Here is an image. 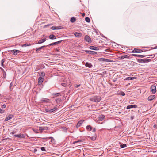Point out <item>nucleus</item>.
<instances>
[{
  "label": "nucleus",
  "instance_id": "6e6d98bb",
  "mask_svg": "<svg viewBox=\"0 0 157 157\" xmlns=\"http://www.w3.org/2000/svg\"><path fill=\"white\" fill-rule=\"evenodd\" d=\"M149 56L148 58H149V57H150L149 56H153L152 58H154V55H148V56Z\"/></svg>",
  "mask_w": 157,
  "mask_h": 157
},
{
  "label": "nucleus",
  "instance_id": "72a5a7b5",
  "mask_svg": "<svg viewBox=\"0 0 157 157\" xmlns=\"http://www.w3.org/2000/svg\"><path fill=\"white\" fill-rule=\"evenodd\" d=\"M62 129L63 130V131L65 132H67V128L65 127H62Z\"/></svg>",
  "mask_w": 157,
  "mask_h": 157
},
{
  "label": "nucleus",
  "instance_id": "774afa93",
  "mask_svg": "<svg viewBox=\"0 0 157 157\" xmlns=\"http://www.w3.org/2000/svg\"><path fill=\"white\" fill-rule=\"evenodd\" d=\"M80 86V85H77V86H76V87H78L79 86Z\"/></svg>",
  "mask_w": 157,
  "mask_h": 157
},
{
  "label": "nucleus",
  "instance_id": "864d4df0",
  "mask_svg": "<svg viewBox=\"0 0 157 157\" xmlns=\"http://www.w3.org/2000/svg\"><path fill=\"white\" fill-rule=\"evenodd\" d=\"M144 60L145 61V63H147L150 61H151V60L150 59H144Z\"/></svg>",
  "mask_w": 157,
  "mask_h": 157
},
{
  "label": "nucleus",
  "instance_id": "9b49d317",
  "mask_svg": "<svg viewBox=\"0 0 157 157\" xmlns=\"http://www.w3.org/2000/svg\"><path fill=\"white\" fill-rule=\"evenodd\" d=\"M14 117L13 116L12 114H9L8 116H7L5 120V121H7L12 119Z\"/></svg>",
  "mask_w": 157,
  "mask_h": 157
},
{
  "label": "nucleus",
  "instance_id": "69168bd1",
  "mask_svg": "<svg viewBox=\"0 0 157 157\" xmlns=\"http://www.w3.org/2000/svg\"><path fill=\"white\" fill-rule=\"evenodd\" d=\"M2 71H3V72H4V71H5L2 68H0Z\"/></svg>",
  "mask_w": 157,
  "mask_h": 157
},
{
  "label": "nucleus",
  "instance_id": "9d476101",
  "mask_svg": "<svg viewBox=\"0 0 157 157\" xmlns=\"http://www.w3.org/2000/svg\"><path fill=\"white\" fill-rule=\"evenodd\" d=\"M62 40L59 41L57 42H53L52 43L49 44L48 45H47V46H53L54 45H56V44H60L62 41Z\"/></svg>",
  "mask_w": 157,
  "mask_h": 157
},
{
  "label": "nucleus",
  "instance_id": "bb28decb",
  "mask_svg": "<svg viewBox=\"0 0 157 157\" xmlns=\"http://www.w3.org/2000/svg\"><path fill=\"white\" fill-rule=\"evenodd\" d=\"M86 129L88 131H91L92 129V127L91 126L88 125L86 127Z\"/></svg>",
  "mask_w": 157,
  "mask_h": 157
},
{
  "label": "nucleus",
  "instance_id": "e433bc0d",
  "mask_svg": "<svg viewBox=\"0 0 157 157\" xmlns=\"http://www.w3.org/2000/svg\"><path fill=\"white\" fill-rule=\"evenodd\" d=\"M118 94H119L120 95L124 96L125 95V94L124 92L123 91H121Z\"/></svg>",
  "mask_w": 157,
  "mask_h": 157
},
{
  "label": "nucleus",
  "instance_id": "680f3d73",
  "mask_svg": "<svg viewBox=\"0 0 157 157\" xmlns=\"http://www.w3.org/2000/svg\"><path fill=\"white\" fill-rule=\"evenodd\" d=\"M2 71H3V72H4V71H5L2 68H0Z\"/></svg>",
  "mask_w": 157,
  "mask_h": 157
},
{
  "label": "nucleus",
  "instance_id": "c9c22d12",
  "mask_svg": "<svg viewBox=\"0 0 157 157\" xmlns=\"http://www.w3.org/2000/svg\"><path fill=\"white\" fill-rule=\"evenodd\" d=\"M63 28V27L61 26H56V30H59L62 29Z\"/></svg>",
  "mask_w": 157,
  "mask_h": 157
},
{
  "label": "nucleus",
  "instance_id": "79ce46f5",
  "mask_svg": "<svg viewBox=\"0 0 157 157\" xmlns=\"http://www.w3.org/2000/svg\"><path fill=\"white\" fill-rule=\"evenodd\" d=\"M5 60L4 59H2L1 60V65L3 67H4V64L3 63H4L5 62Z\"/></svg>",
  "mask_w": 157,
  "mask_h": 157
},
{
  "label": "nucleus",
  "instance_id": "7ed1b4c3",
  "mask_svg": "<svg viewBox=\"0 0 157 157\" xmlns=\"http://www.w3.org/2000/svg\"><path fill=\"white\" fill-rule=\"evenodd\" d=\"M84 39L86 42H88L89 43H90L92 42L90 38L88 35H86L85 36Z\"/></svg>",
  "mask_w": 157,
  "mask_h": 157
},
{
  "label": "nucleus",
  "instance_id": "3c124183",
  "mask_svg": "<svg viewBox=\"0 0 157 157\" xmlns=\"http://www.w3.org/2000/svg\"><path fill=\"white\" fill-rule=\"evenodd\" d=\"M41 150L42 151H46V150L44 147H42L41 148Z\"/></svg>",
  "mask_w": 157,
  "mask_h": 157
},
{
  "label": "nucleus",
  "instance_id": "bf43d9fd",
  "mask_svg": "<svg viewBox=\"0 0 157 157\" xmlns=\"http://www.w3.org/2000/svg\"><path fill=\"white\" fill-rule=\"evenodd\" d=\"M82 16H83V17H84L85 16V13H82Z\"/></svg>",
  "mask_w": 157,
  "mask_h": 157
},
{
  "label": "nucleus",
  "instance_id": "7c9ffc66",
  "mask_svg": "<svg viewBox=\"0 0 157 157\" xmlns=\"http://www.w3.org/2000/svg\"><path fill=\"white\" fill-rule=\"evenodd\" d=\"M45 46H46L44 45V46H41L40 47H39L38 48H37L36 50V52H38L40 51L41 49H43V48L45 47Z\"/></svg>",
  "mask_w": 157,
  "mask_h": 157
},
{
  "label": "nucleus",
  "instance_id": "13d9d810",
  "mask_svg": "<svg viewBox=\"0 0 157 157\" xmlns=\"http://www.w3.org/2000/svg\"><path fill=\"white\" fill-rule=\"evenodd\" d=\"M116 81H117V79H116V78H114V79L113 80V82H116Z\"/></svg>",
  "mask_w": 157,
  "mask_h": 157
},
{
  "label": "nucleus",
  "instance_id": "473e14b6",
  "mask_svg": "<svg viewBox=\"0 0 157 157\" xmlns=\"http://www.w3.org/2000/svg\"><path fill=\"white\" fill-rule=\"evenodd\" d=\"M127 147V145L125 144H121L120 145V147L121 148H124Z\"/></svg>",
  "mask_w": 157,
  "mask_h": 157
},
{
  "label": "nucleus",
  "instance_id": "39448f33",
  "mask_svg": "<svg viewBox=\"0 0 157 157\" xmlns=\"http://www.w3.org/2000/svg\"><path fill=\"white\" fill-rule=\"evenodd\" d=\"M39 130L40 131V133H42L44 130H48V128L47 127H39Z\"/></svg>",
  "mask_w": 157,
  "mask_h": 157
},
{
  "label": "nucleus",
  "instance_id": "c85d7f7f",
  "mask_svg": "<svg viewBox=\"0 0 157 157\" xmlns=\"http://www.w3.org/2000/svg\"><path fill=\"white\" fill-rule=\"evenodd\" d=\"M40 77H41L42 78H44L45 76V73L44 72H42L40 73Z\"/></svg>",
  "mask_w": 157,
  "mask_h": 157
},
{
  "label": "nucleus",
  "instance_id": "2eb2a0df",
  "mask_svg": "<svg viewBox=\"0 0 157 157\" xmlns=\"http://www.w3.org/2000/svg\"><path fill=\"white\" fill-rule=\"evenodd\" d=\"M89 48L91 50H94L97 51L99 50V48L92 46H90Z\"/></svg>",
  "mask_w": 157,
  "mask_h": 157
},
{
  "label": "nucleus",
  "instance_id": "393cba45",
  "mask_svg": "<svg viewBox=\"0 0 157 157\" xmlns=\"http://www.w3.org/2000/svg\"><path fill=\"white\" fill-rule=\"evenodd\" d=\"M46 38H44L41 40H39L38 43H37V44H40L41 43H42L44 42L45 41H46Z\"/></svg>",
  "mask_w": 157,
  "mask_h": 157
},
{
  "label": "nucleus",
  "instance_id": "8fccbe9b",
  "mask_svg": "<svg viewBox=\"0 0 157 157\" xmlns=\"http://www.w3.org/2000/svg\"><path fill=\"white\" fill-rule=\"evenodd\" d=\"M61 85L63 87H66L67 86V84L66 83H62Z\"/></svg>",
  "mask_w": 157,
  "mask_h": 157
},
{
  "label": "nucleus",
  "instance_id": "58836bf2",
  "mask_svg": "<svg viewBox=\"0 0 157 157\" xmlns=\"http://www.w3.org/2000/svg\"><path fill=\"white\" fill-rule=\"evenodd\" d=\"M53 95L55 97H56L60 96V94L59 93H57L54 94Z\"/></svg>",
  "mask_w": 157,
  "mask_h": 157
},
{
  "label": "nucleus",
  "instance_id": "5701e85b",
  "mask_svg": "<svg viewBox=\"0 0 157 157\" xmlns=\"http://www.w3.org/2000/svg\"><path fill=\"white\" fill-rule=\"evenodd\" d=\"M74 35L76 37H79L82 36V34L80 33L75 32V33Z\"/></svg>",
  "mask_w": 157,
  "mask_h": 157
},
{
  "label": "nucleus",
  "instance_id": "a18cd8bd",
  "mask_svg": "<svg viewBox=\"0 0 157 157\" xmlns=\"http://www.w3.org/2000/svg\"><path fill=\"white\" fill-rule=\"evenodd\" d=\"M6 73L5 71H4V72H3V78H5L6 76Z\"/></svg>",
  "mask_w": 157,
  "mask_h": 157
},
{
  "label": "nucleus",
  "instance_id": "5fc2aeb1",
  "mask_svg": "<svg viewBox=\"0 0 157 157\" xmlns=\"http://www.w3.org/2000/svg\"><path fill=\"white\" fill-rule=\"evenodd\" d=\"M6 106V104H3L1 107V108L3 109L4 108H5Z\"/></svg>",
  "mask_w": 157,
  "mask_h": 157
},
{
  "label": "nucleus",
  "instance_id": "412c9836",
  "mask_svg": "<svg viewBox=\"0 0 157 157\" xmlns=\"http://www.w3.org/2000/svg\"><path fill=\"white\" fill-rule=\"evenodd\" d=\"M101 60L103 62H113V60L110 59H108L105 58H102L101 59Z\"/></svg>",
  "mask_w": 157,
  "mask_h": 157
},
{
  "label": "nucleus",
  "instance_id": "de8ad7c7",
  "mask_svg": "<svg viewBox=\"0 0 157 157\" xmlns=\"http://www.w3.org/2000/svg\"><path fill=\"white\" fill-rule=\"evenodd\" d=\"M49 139H50V138L51 139V142L52 143H53V142L54 141V139L53 138V137H49Z\"/></svg>",
  "mask_w": 157,
  "mask_h": 157
},
{
  "label": "nucleus",
  "instance_id": "6e6552de",
  "mask_svg": "<svg viewBox=\"0 0 157 157\" xmlns=\"http://www.w3.org/2000/svg\"><path fill=\"white\" fill-rule=\"evenodd\" d=\"M143 52V51L141 49H139L137 48H135L132 51L133 53H141Z\"/></svg>",
  "mask_w": 157,
  "mask_h": 157
},
{
  "label": "nucleus",
  "instance_id": "a19ab883",
  "mask_svg": "<svg viewBox=\"0 0 157 157\" xmlns=\"http://www.w3.org/2000/svg\"><path fill=\"white\" fill-rule=\"evenodd\" d=\"M45 111L47 113H52V111L51 109H45Z\"/></svg>",
  "mask_w": 157,
  "mask_h": 157
},
{
  "label": "nucleus",
  "instance_id": "49530a36",
  "mask_svg": "<svg viewBox=\"0 0 157 157\" xmlns=\"http://www.w3.org/2000/svg\"><path fill=\"white\" fill-rule=\"evenodd\" d=\"M5 112V110L3 109H2L0 108V113L1 114H2L3 113Z\"/></svg>",
  "mask_w": 157,
  "mask_h": 157
},
{
  "label": "nucleus",
  "instance_id": "dca6fc26",
  "mask_svg": "<svg viewBox=\"0 0 157 157\" xmlns=\"http://www.w3.org/2000/svg\"><path fill=\"white\" fill-rule=\"evenodd\" d=\"M137 107V106L136 105H130L127 106L126 109H127L132 108H136Z\"/></svg>",
  "mask_w": 157,
  "mask_h": 157
},
{
  "label": "nucleus",
  "instance_id": "37998d69",
  "mask_svg": "<svg viewBox=\"0 0 157 157\" xmlns=\"http://www.w3.org/2000/svg\"><path fill=\"white\" fill-rule=\"evenodd\" d=\"M61 99L59 98H58L56 99V102H59L61 101Z\"/></svg>",
  "mask_w": 157,
  "mask_h": 157
},
{
  "label": "nucleus",
  "instance_id": "f8f14e48",
  "mask_svg": "<svg viewBox=\"0 0 157 157\" xmlns=\"http://www.w3.org/2000/svg\"><path fill=\"white\" fill-rule=\"evenodd\" d=\"M50 101V99L46 98H43L41 99L40 101V102L42 103H43L45 102H48Z\"/></svg>",
  "mask_w": 157,
  "mask_h": 157
},
{
  "label": "nucleus",
  "instance_id": "cd10ccee",
  "mask_svg": "<svg viewBox=\"0 0 157 157\" xmlns=\"http://www.w3.org/2000/svg\"><path fill=\"white\" fill-rule=\"evenodd\" d=\"M97 136L96 134L94 135V136L92 137H90L89 136V138L92 140L94 141L96 138Z\"/></svg>",
  "mask_w": 157,
  "mask_h": 157
},
{
  "label": "nucleus",
  "instance_id": "20e7f679",
  "mask_svg": "<svg viewBox=\"0 0 157 157\" xmlns=\"http://www.w3.org/2000/svg\"><path fill=\"white\" fill-rule=\"evenodd\" d=\"M84 140H80L75 141L73 142V144H77L76 145V146H78L82 142H83Z\"/></svg>",
  "mask_w": 157,
  "mask_h": 157
},
{
  "label": "nucleus",
  "instance_id": "f704fd0d",
  "mask_svg": "<svg viewBox=\"0 0 157 157\" xmlns=\"http://www.w3.org/2000/svg\"><path fill=\"white\" fill-rule=\"evenodd\" d=\"M85 21L87 22H90V19L89 17H86L85 18Z\"/></svg>",
  "mask_w": 157,
  "mask_h": 157
},
{
  "label": "nucleus",
  "instance_id": "4be33fe9",
  "mask_svg": "<svg viewBox=\"0 0 157 157\" xmlns=\"http://www.w3.org/2000/svg\"><path fill=\"white\" fill-rule=\"evenodd\" d=\"M85 66L86 67H88L90 68H91L93 67V65L92 64L89 62H86L85 63Z\"/></svg>",
  "mask_w": 157,
  "mask_h": 157
},
{
  "label": "nucleus",
  "instance_id": "423d86ee",
  "mask_svg": "<svg viewBox=\"0 0 157 157\" xmlns=\"http://www.w3.org/2000/svg\"><path fill=\"white\" fill-rule=\"evenodd\" d=\"M84 51L86 52L91 55H96L97 53V52H96L90 50H85Z\"/></svg>",
  "mask_w": 157,
  "mask_h": 157
},
{
  "label": "nucleus",
  "instance_id": "e2e57ef3",
  "mask_svg": "<svg viewBox=\"0 0 157 157\" xmlns=\"http://www.w3.org/2000/svg\"><path fill=\"white\" fill-rule=\"evenodd\" d=\"M2 71H3V72H4V71H5L2 68H0Z\"/></svg>",
  "mask_w": 157,
  "mask_h": 157
},
{
  "label": "nucleus",
  "instance_id": "0eeeda50",
  "mask_svg": "<svg viewBox=\"0 0 157 157\" xmlns=\"http://www.w3.org/2000/svg\"><path fill=\"white\" fill-rule=\"evenodd\" d=\"M14 136L15 137L19 138L20 139H24L25 138L24 135L23 134L14 135Z\"/></svg>",
  "mask_w": 157,
  "mask_h": 157
},
{
  "label": "nucleus",
  "instance_id": "aec40b11",
  "mask_svg": "<svg viewBox=\"0 0 157 157\" xmlns=\"http://www.w3.org/2000/svg\"><path fill=\"white\" fill-rule=\"evenodd\" d=\"M20 52L19 50H11V52L13 53L14 55H16L18 52Z\"/></svg>",
  "mask_w": 157,
  "mask_h": 157
},
{
  "label": "nucleus",
  "instance_id": "a211bd4d",
  "mask_svg": "<svg viewBox=\"0 0 157 157\" xmlns=\"http://www.w3.org/2000/svg\"><path fill=\"white\" fill-rule=\"evenodd\" d=\"M84 120H82L80 121H79L76 127L77 128L81 126V124H82V123L84 122Z\"/></svg>",
  "mask_w": 157,
  "mask_h": 157
},
{
  "label": "nucleus",
  "instance_id": "c756f323",
  "mask_svg": "<svg viewBox=\"0 0 157 157\" xmlns=\"http://www.w3.org/2000/svg\"><path fill=\"white\" fill-rule=\"evenodd\" d=\"M137 60L138 62L139 63H145V61L144 60V59H137Z\"/></svg>",
  "mask_w": 157,
  "mask_h": 157
},
{
  "label": "nucleus",
  "instance_id": "ddd939ff",
  "mask_svg": "<svg viewBox=\"0 0 157 157\" xmlns=\"http://www.w3.org/2000/svg\"><path fill=\"white\" fill-rule=\"evenodd\" d=\"M136 77H126V78H124V80L126 81V80H134V79H136Z\"/></svg>",
  "mask_w": 157,
  "mask_h": 157
},
{
  "label": "nucleus",
  "instance_id": "0e129e2a",
  "mask_svg": "<svg viewBox=\"0 0 157 157\" xmlns=\"http://www.w3.org/2000/svg\"><path fill=\"white\" fill-rule=\"evenodd\" d=\"M2 71H3V72H4V71H5L2 68H0Z\"/></svg>",
  "mask_w": 157,
  "mask_h": 157
},
{
  "label": "nucleus",
  "instance_id": "a878e982",
  "mask_svg": "<svg viewBox=\"0 0 157 157\" xmlns=\"http://www.w3.org/2000/svg\"><path fill=\"white\" fill-rule=\"evenodd\" d=\"M49 38L51 40L55 39L56 38V36L53 34H51L49 36Z\"/></svg>",
  "mask_w": 157,
  "mask_h": 157
},
{
  "label": "nucleus",
  "instance_id": "4c0bfd02",
  "mask_svg": "<svg viewBox=\"0 0 157 157\" xmlns=\"http://www.w3.org/2000/svg\"><path fill=\"white\" fill-rule=\"evenodd\" d=\"M31 45V44H28V43H25L23 45L22 47H26L28 46H30Z\"/></svg>",
  "mask_w": 157,
  "mask_h": 157
},
{
  "label": "nucleus",
  "instance_id": "c03bdc74",
  "mask_svg": "<svg viewBox=\"0 0 157 157\" xmlns=\"http://www.w3.org/2000/svg\"><path fill=\"white\" fill-rule=\"evenodd\" d=\"M33 131L34 132H35L36 133H39L38 130L37 129L34 128L33 129Z\"/></svg>",
  "mask_w": 157,
  "mask_h": 157
},
{
  "label": "nucleus",
  "instance_id": "ea45409f",
  "mask_svg": "<svg viewBox=\"0 0 157 157\" xmlns=\"http://www.w3.org/2000/svg\"><path fill=\"white\" fill-rule=\"evenodd\" d=\"M13 82H11L10 84L9 88L10 89V90H11L12 89L11 87L13 86Z\"/></svg>",
  "mask_w": 157,
  "mask_h": 157
},
{
  "label": "nucleus",
  "instance_id": "4d7b16f0",
  "mask_svg": "<svg viewBox=\"0 0 157 157\" xmlns=\"http://www.w3.org/2000/svg\"><path fill=\"white\" fill-rule=\"evenodd\" d=\"M96 131V129L95 128H94L93 129L92 132H95Z\"/></svg>",
  "mask_w": 157,
  "mask_h": 157
},
{
  "label": "nucleus",
  "instance_id": "f03ea898",
  "mask_svg": "<svg viewBox=\"0 0 157 157\" xmlns=\"http://www.w3.org/2000/svg\"><path fill=\"white\" fill-rule=\"evenodd\" d=\"M151 92L153 94H155L156 91V86L155 84H153L151 86Z\"/></svg>",
  "mask_w": 157,
  "mask_h": 157
},
{
  "label": "nucleus",
  "instance_id": "603ef678",
  "mask_svg": "<svg viewBox=\"0 0 157 157\" xmlns=\"http://www.w3.org/2000/svg\"><path fill=\"white\" fill-rule=\"evenodd\" d=\"M57 107L56 106H55L53 109H52V112L55 111L57 109Z\"/></svg>",
  "mask_w": 157,
  "mask_h": 157
},
{
  "label": "nucleus",
  "instance_id": "b1692460",
  "mask_svg": "<svg viewBox=\"0 0 157 157\" xmlns=\"http://www.w3.org/2000/svg\"><path fill=\"white\" fill-rule=\"evenodd\" d=\"M129 58V56L127 55L121 56L119 57L120 59H123L124 58Z\"/></svg>",
  "mask_w": 157,
  "mask_h": 157
},
{
  "label": "nucleus",
  "instance_id": "09e8293b",
  "mask_svg": "<svg viewBox=\"0 0 157 157\" xmlns=\"http://www.w3.org/2000/svg\"><path fill=\"white\" fill-rule=\"evenodd\" d=\"M51 29L52 30H56V26H53L51 27Z\"/></svg>",
  "mask_w": 157,
  "mask_h": 157
},
{
  "label": "nucleus",
  "instance_id": "4468645a",
  "mask_svg": "<svg viewBox=\"0 0 157 157\" xmlns=\"http://www.w3.org/2000/svg\"><path fill=\"white\" fill-rule=\"evenodd\" d=\"M105 118V116L104 115L101 114L100 115L98 118V121H101L103 120Z\"/></svg>",
  "mask_w": 157,
  "mask_h": 157
},
{
  "label": "nucleus",
  "instance_id": "1a4fd4ad",
  "mask_svg": "<svg viewBox=\"0 0 157 157\" xmlns=\"http://www.w3.org/2000/svg\"><path fill=\"white\" fill-rule=\"evenodd\" d=\"M44 80V78L41 77H39L38 79V85H41Z\"/></svg>",
  "mask_w": 157,
  "mask_h": 157
},
{
  "label": "nucleus",
  "instance_id": "052dcab7",
  "mask_svg": "<svg viewBox=\"0 0 157 157\" xmlns=\"http://www.w3.org/2000/svg\"><path fill=\"white\" fill-rule=\"evenodd\" d=\"M48 138V137H46V138H42L44 140H46Z\"/></svg>",
  "mask_w": 157,
  "mask_h": 157
},
{
  "label": "nucleus",
  "instance_id": "6ab92c4d",
  "mask_svg": "<svg viewBox=\"0 0 157 157\" xmlns=\"http://www.w3.org/2000/svg\"><path fill=\"white\" fill-rule=\"evenodd\" d=\"M132 56L136 57H141V58H143L144 57H145L146 56L144 55H138V54H132Z\"/></svg>",
  "mask_w": 157,
  "mask_h": 157
},
{
  "label": "nucleus",
  "instance_id": "338daca9",
  "mask_svg": "<svg viewBox=\"0 0 157 157\" xmlns=\"http://www.w3.org/2000/svg\"><path fill=\"white\" fill-rule=\"evenodd\" d=\"M15 133V132H12L11 133L13 135Z\"/></svg>",
  "mask_w": 157,
  "mask_h": 157
},
{
  "label": "nucleus",
  "instance_id": "f257e3e1",
  "mask_svg": "<svg viewBox=\"0 0 157 157\" xmlns=\"http://www.w3.org/2000/svg\"><path fill=\"white\" fill-rule=\"evenodd\" d=\"M101 100V98L100 96H95L90 98V100L92 101L98 102Z\"/></svg>",
  "mask_w": 157,
  "mask_h": 157
},
{
  "label": "nucleus",
  "instance_id": "2f4dec72",
  "mask_svg": "<svg viewBox=\"0 0 157 157\" xmlns=\"http://www.w3.org/2000/svg\"><path fill=\"white\" fill-rule=\"evenodd\" d=\"M76 19L75 18L72 17L71 18L70 21L74 23L76 21Z\"/></svg>",
  "mask_w": 157,
  "mask_h": 157
},
{
  "label": "nucleus",
  "instance_id": "f3484780",
  "mask_svg": "<svg viewBox=\"0 0 157 157\" xmlns=\"http://www.w3.org/2000/svg\"><path fill=\"white\" fill-rule=\"evenodd\" d=\"M155 98V95H151L149 96L148 98V100L150 101H151L152 100L154 99Z\"/></svg>",
  "mask_w": 157,
  "mask_h": 157
}]
</instances>
